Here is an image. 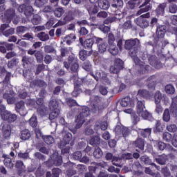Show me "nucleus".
Returning <instances> with one entry per match:
<instances>
[{
  "label": "nucleus",
  "mask_w": 177,
  "mask_h": 177,
  "mask_svg": "<svg viewBox=\"0 0 177 177\" xmlns=\"http://www.w3.org/2000/svg\"><path fill=\"white\" fill-rule=\"evenodd\" d=\"M0 94L3 95V99H6L8 104H13L16 99L15 98V92L8 85H3L0 87Z\"/></svg>",
  "instance_id": "nucleus-1"
},
{
  "label": "nucleus",
  "mask_w": 177,
  "mask_h": 177,
  "mask_svg": "<svg viewBox=\"0 0 177 177\" xmlns=\"http://www.w3.org/2000/svg\"><path fill=\"white\" fill-rule=\"evenodd\" d=\"M136 113L139 117H142L143 120H149L151 117V114L146 109V104L145 100L137 99Z\"/></svg>",
  "instance_id": "nucleus-2"
},
{
  "label": "nucleus",
  "mask_w": 177,
  "mask_h": 177,
  "mask_svg": "<svg viewBox=\"0 0 177 177\" xmlns=\"http://www.w3.org/2000/svg\"><path fill=\"white\" fill-rule=\"evenodd\" d=\"M90 101L93 106L92 110L94 113H96L97 111H102V110L104 109V104L102 97L97 95H92L90 97Z\"/></svg>",
  "instance_id": "nucleus-3"
},
{
  "label": "nucleus",
  "mask_w": 177,
  "mask_h": 177,
  "mask_svg": "<svg viewBox=\"0 0 177 177\" xmlns=\"http://www.w3.org/2000/svg\"><path fill=\"white\" fill-rule=\"evenodd\" d=\"M18 12L24 13L26 17H31L34 15V8L32 6L28 3L20 5L17 8Z\"/></svg>",
  "instance_id": "nucleus-4"
},
{
  "label": "nucleus",
  "mask_w": 177,
  "mask_h": 177,
  "mask_svg": "<svg viewBox=\"0 0 177 177\" xmlns=\"http://www.w3.org/2000/svg\"><path fill=\"white\" fill-rule=\"evenodd\" d=\"M149 17H150V12L141 15L135 20V22L137 26H139L141 28H147L150 25V22H149L146 19H149Z\"/></svg>",
  "instance_id": "nucleus-5"
},
{
  "label": "nucleus",
  "mask_w": 177,
  "mask_h": 177,
  "mask_svg": "<svg viewBox=\"0 0 177 177\" xmlns=\"http://www.w3.org/2000/svg\"><path fill=\"white\" fill-rule=\"evenodd\" d=\"M10 24L4 23L0 26V32L4 35V37H9L10 35H13L15 32V28H10Z\"/></svg>",
  "instance_id": "nucleus-6"
},
{
  "label": "nucleus",
  "mask_w": 177,
  "mask_h": 177,
  "mask_svg": "<svg viewBox=\"0 0 177 177\" xmlns=\"http://www.w3.org/2000/svg\"><path fill=\"white\" fill-rule=\"evenodd\" d=\"M122 68H124V62L121 59L116 58L114 64L110 68V73L112 74H118Z\"/></svg>",
  "instance_id": "nucleus-7"
},
{
  "label": "nucleus",
  "mask_w": 177,
  "mask_h": 177,
  "mask_svg": "<svg viewBox=\"0 0 177 177\" xmlns=\"http://www.w3.org/2000/svg\"><path fill=\"white\" fill-rule=\"evenodd\" d=\"M16 11L13 8L7 10L4 14V17L2 18L3 23L10 24L13 19H16Z\"/></svg>",
  "instance_id": "nucleus-8"
},
{
  "label": "nucleus",
  "mask_w": 177,
  "mask_h": 177,
  "mask_svg": "<svg viewBox=\"0 0 177 177\" xmlns=\"http://www.w3.org/2000/svg\"><path fill=\"white\" fill-rule=\"evenodd\" d=\"M0 129H1L3 137L5 139L10 138V133H12V126H10L9 123L2 122L0 125Z\"/></svg>",
  "instance_id": "nucleus-9"
},
{
  "label": "nucleus",
  "mask_w": 177,
  "mask_h": 177,
  "mask_svg": "<svg viewBox=\"0 0 177 177\" xmlns=\"http://www.w3.org/2000/svg\"><path fill=\"white\" fill-rule=\"evenodd\" d=\"M94 39H95L97 44L98 52L100 53H104L107 50V46H109L104 39L94 37Z\"/></svg>",
  "instance_id": "nucleus-10"
},
{
  "label": "nucleus",
  "mask_w": 177,
  "mask_h": 177,
  "mask_svg": "<svg viewBox=\"0 0 177 177\" xmlns=\"http://www.w3.org/2000/svg\"><path fill=\"white\" fill-rule=\"evenodd\" d=\"M165 32H167V25H156V38L155 39H162L165 36Z\"/></svg>",
  "instance_id": "nucleus-11"
},
{
  "label": "nucleus",
  "mask_w": 177,
  "mask_h": 177,
  "mask_svg": "<svg viewBox=\"0 0 177 177\" xmlns=\"http://www.w3.org/2000/svg\"><path fill=\"white\" fill-rule=\"evenodd\" d=\"M124 46L126 50H129L130 49L135 48V46H140V41L137 38L133 39H127L125 41Z\"/></svg>",
  "instance_id": "nucleus-12"
},
{
  "label": "nucleus",
  "mask_w": 177,
  "mask_h": 177,
  "mask_svg": "<svg viewBox=\"0 0 177 177\" xmlns=\"http://www.w3.org/2000/svg\"><path fill=\"white\" fill-rule=\"evenodd\" d=\"M63 135V141H61L58 146L59 149L64 147L66 145H68V143H70V140L73 139V134H71V133L64 131Z\"/></svg>",
  "instance_id": "nucleus-13"
},
{
  "label": "nucleus",
  "mask_w": 177,
  "mask_h": 177,
  "mask_svg": "<svg viewBox=\"0 0 177 177\" xmlns=\"http://www.w3.org/2000/svg\"><path fill=\"white\" fill-rule=\"evenodd\" d=\"M139 49H140V46H135L133 48H131L129 52V56H131V57H132L134 63L138 64L139 63V58L138 57V53L139 52Z\"/></svg>",
  "instance_id": "nucleus-14"
},
{
  "label": "nucleus",
  "mask_w": 177,
  "mask_h": 177,
  "mask_svg": "<svg viewBox=\"0 0 177 177\" xmlns=\"http://www.w3.org/2000/svg\"><path fill=\"white\" fill-rule=\"evenodd\" d=\"M2 120L3 121H6L8 124H12V122H15L17 120V115L8 111L6 115H3Z\"/></svg>",
  "instance_id": "nucleus-15"
},
{
  "label": "nucleus",
  "mask_w": 177,
  "mask_h": 177,
  "mask_svg": "<svg viewBox=\"0 0 177 177\" xmlns=\"http://www.w3.org/2000/svg\"><path fill=\"white\" fill-rule=\"evenodd\" d=\"M16 111L19 113L20 115L24 117L28 112L26 110L24 102L20 101L16 104Z\"/></svg>",
  "instance_id": "nucleus-16"
},
{
  "label": "nucleus",
  "mask_w": 177,
  "mask_h": 177,
  "mask_svg": "<svg viewBox=\"0 0 177 177\" xmlns=\"http://www.w3.org/2000/svg\"><path fill=\"white\" fill-rule=\"evenodd\" d=\"M89 15H95L99 12V8L95 5V1L90 0V3L86 6Z\"/></svg>",
  "instance_id": "nucleus-17"
},
{
  "label": "nucleus",
  "mask_w": 177,
  "mask_h": 177,
  "mask_svg": "<svg viewBox=\"0 0 177 177\" xmlns=\"http://www.w3.org/2000/svg\"><path fill=\"white\" fill-rule=\"evenodd\" d=\"M81 86H82L81 82L76 81L74 83V90L71 93L72 96L77 97L78 95L82 93V88Z\"/></svg>",
  "instance_id": "nucleus-18"
},
{
  "label": "nucleus",
  "mask_w": 177,
  "mask_h": 177,
  "mask_svg": "<svg viewBox=\"0 0 177 177\" xmlns=\"http://www.w3.org/2000/svg\"><path fill=\"white\" fill-rule=\"evenodd\" d=\"M71 20H74V15L73 14V12L69 11L64 17V19L59 21L57 24L58 26H64L65 24H67L68 21H71Z\"/></svg>",
  "instance_id": "nucleus-19"
},
{
  "label": "nucleus",
  "mask_w": 177,
  "mask_h": 177,
  "mask_svg": "<svg viewBox=\"0 0 177 177\" xmlns=\"http://www.w3.org/2000/svg\"><path fill=\"white\" fill-rule=\"evenodd\" d=\"M136 64L139 66V71L140 73H142V74H146V73H149L150 70H151V67H150V66L146 65L145 62H140V59L139 60V62Z\"/></svg>",
  "instance_id": "nucleus-20"
},
{
  "label": "nucleus",
  "mask_w": 177,
  "mask_h": 177,
  "mask_svg": "<svg viewBox=\"0 0 177 177\" xmlns=\"http://www.w3.org/2000/svg\"><path fill=\"white\" fill-rule=\"evenodd\" d=\"M75 122L76 124L75 127V129H80L84 124V122H85V118L79 113L75 117Z\"/></svg>",
  "instance_id": "nucleus-21"
},
{
  "label": "nucleus",
  "mask_w": 177,
  "mask_h": 177,
  "mask_svg": "<svg viewBox=\"0 0 177 177\" xmlns=\"http://www.w3.org/2000/svg\"><path fill=\"white\" fill-rule=\"evenodd\" d=\"M51 160L53 161L54 165L56 167H60L63 164V158L61 156H59V153H55L51 156Z\"/></svg>",
  "instance_id": "nucleus-22"
},
{
  "label": "nucleus",
  "mask_w": 177,
  "mask_h": 177,
  "mask_svg": "<svg viewBox=\"0 0 177 177\" xmlns=\"http://www.w3.org/2000/svg\"><path fill=\"white\" fill-rule=\"evenodd\" d=\"M133 146L140 150H145V140L142 138H138L133 142Z\"/></svg>",
  "instance_id": "nucleus-23"
},
{
  "label": "nucleus",
  "mask_w": 177,
  "mask_h": 177,
  "mask_svg": "<svg viewBox=\"0 0 177 177\" xmlns=\"http://www.w3.org/2000/svg\"><path fill=\"white\" fill-rule=\"evenodd\" d=\"M148 60L149 64L152 66V67H154L155 68H160V67H161V65L160 64L159 62L157 61V57H156V56H150Z\"/></svg>",
  "instance_id": "nucleus-24"
},
{
  "label": "nucleus",
  "mask_w": 177,
  "mask_h": 177,
  "mask_svg": "<svg viewBox=\"0 0 177 177\" xmlns=\"http://www.w3.org/2000/svg\"><path fill=\"white\" fill-rule=\"evenodd\" d=\"M30 85L32 86H39V88H43L44 89H45V88L48 86V84H46V82L41 80H37L32 81Z\"/></svg>",
  "instance_id": "nucleus-25"
},
{
  "label": "nucleus",
  "mask_w": 177,
  "mask_h": 177,
  "mask_svg": "<svg viewBox=\"0 0 177 177\" xmlns=\"http://www.w3.org/2000/svg\"><path fill=\"white\" fill-rule=\"evenodd\" d=\"M156 162L160 164V165H166L167 162L168 161V156L165 154H162L156 158Z\"/></svg>",
  "instance_id": "nucleus-26"
},
{
  "label": "nucleus",
  "mask_w": 177,
  "mask_h": 177,
  "mask_svg": "<svg viewBox=\"0 0 177 177\" xmlns=\"http://www.w3.org/2000/svg\"><path fill=\"white\" fill-rule=\"evenodd\" d=\"M4 79L2 82L0 83V87H2V85H8L10 84V80L13 75H12V72H7L6 75H4Z\"/></svg>",
  "instance_id": "nucleus-27"
},
{
  "label": "nucleus",
  "mask_w": 177,
  "mask_h": 177,
  "mask_svg": "<svg viewBox=\"0 0 177 177\" xmlns=\"http://www.w3.org/2000/svg\"><path fill=\"white\" fill-rule=\"evenodd\" d=\"M165 8H167V3H162L158 6L156 12L158 16H162L165 13Z\"/></svg>",
  "instance_id": "nucleus-28"
},
{
  "label": "nucleus",
  "mask_w": 177,
  "mask_h": 177,
  "mask_svg": "<svg viewBox=\"0 0 177 177\" xmlns=\"http://www.w3.org/2000/svg\"><path fill=\"white\" fill-rule=\"evenodd\" d=\"M154 42L156 45H158V46H161L162 49H164L169 42L168 40L164 39V38L160 39H154Z\"/></svg>",
  "instance_id": "nucleus-29"
},
{
  "label": "nucleus",
  "mask_w": 177,
  "mask_h": 177,
  "mask_svg": "<svg viewBox=\"0 0 177 177\" xmlns=\"http://www.w3.org/2000/svg\"><path fill=\"white\" fill-rule=\"evenodd\" d=\"M78 68H80V65L78 64V62L71 64L70 70L72 74H73L74 77L78 76Z\"/></svg>",
  "instance_id": "nucleus-30"
},
{
  "label": "nucleus",
  "mask_w": 177,
  "mask_h": 177,
  "mask_svg": "<svg viewBox=\"0 0 177 177\" xmlns=\"http://www.w3.org/2000/svg\"><path fill=\"white\" fill-rule=\"evenodd\" d=\"M21 140H28L31 138V132L28 129H24L21 131Z\"/></svg>",
  "instance_id": "nucleus-31"
},
{
  "label": "nucleus",
  "mask_w": 177,
  "mask_h": 177,
  "mask_svg": "<svg viewBox=\"0 0 177 177\" xmlns=\"http://www.w3.org/2000/svg\"><path fill=\"white\" fill-rule=\"evenodd\" d=\"M98 6L100 8V9L107 10V9L110 8V3L107 0H100L98 1Z\"/></svg>",
  "instance_id": "nucleus-32"
},
{
  "label": "nucleus",
  "mask_w": 177,
  "mask_h": 177,
  "mask_svg": "<svg viewBox=\"0 0 177 177\" xmlns=\"http://www.w3.org/2000/svg\"><path fill=\"white\" fill-rule=\"evenodd\" d=\"M171 113L176 114L177 113V97L172 98L171 104L169 107Z\"/></svg>",
  "instance_id": "nucleus-33"
},
{
  "label": "nucleus",
  "mask_w": 177,
  "mask_h": 177,
  "mask_svg": "<svg viewBox=\"0 0 177 177\" xmlns=\"http://www.w3.org/2000/svg\"><path fill=\"white\" fill-rule=\"evenodd\" d=\"M44 52L45 53L48 54H53V55H56V48H55V47H53V46L51 45H46L44 46Z\"/></svg>",
  "instance_id": "nucleus-34"
},
{
  "label": "nucleus",
  "mask_w": 177,
  "mask_h": 177,
  "mask_svg": "<svg viewBox=\"0 0 177 177\" xmlns=\"http://www.w3.org/2000/svg\"><path fill=\"white\" fill-rule=\"evenodd\" d=\"M108 50L111 55H113V56H116V55H118V47L115 46V44L109 46Z\"/></svg>",
  "instance_id": "nucleus-35"
},
{
  "label": "nucleus",
  "mask_w": 177,
  "mask_h": 177,
  "mask_svg": "<svg viewBox=\"0 0 177 177\" xmlns=\"http://www.w3.org/2000/svg\"><path fill=\"white\" fill-rule=\"evenodd\" d=\"M138 133L141 135L142 138H147V136H150V135H151V128L140 129Z\"/></svg>",
  "instance_id": "nucleus-36"
},
{
  "label": "nucleus",
  "mask_w": 177,
  "mask_h": 177,
  "mask_svg": "<svg viewBox=\"0 0 177 177\" xmlns=\"http://www.w3.org/2000/svg\"><path fill=\"white\" fill-rule=\"evenodd\" d=\"M151 10V6H144L142 4L140 6V10L137 12L138 16H140L142 13H145V12H149V10Z\"/></svg>",
  "instance_id": "nucleus-37"
},
{
  "label": "nucleus",
  "mask_w": 177,
  "mask_h": 177,
  "mask_svg": "<svg viewBox=\"0 0 177 177\" xmlns=\"http://www.w3.org/2000/svg\"><path fill=\"white\" fill-rule=\"evenodd\" d=\"M151 10V6H144L142 4L140 6V10L137 12L138 16H140L142 13H145V12H149V10Z\"/></svg>",
  "instance_id": "nucleus-38"
},
{
  "label": "nucleus",
  "mask_w": 177,
  "mask_h": 177,
  "mask_svg": "<svg viewBox=\"0 0 177 177\" xmlns=\"http://www.w3.org/2000/svg\"><path fill=\"white\" fill-rule=\"evenodd\" d=\"M140 160L143 164H145V165H151L153 164V162H151V159L147 155L142 156L140 158Z\"/></svg>",
  "instance_id": "nucleus-39"
},
{
  "label": "nucleus",
  "mask_w": 177,
  "mask_h": 177,
  "mask_svg": "<svg viewBox=\"0 0 177 177\" xmlns=\"http://www.w3.org/2000/svg\"><path fill=\"white\" fill-rule=\"evenodd\" d=\"M149 96H150V94L147 90H139L136 99H139V97H144L145 99H147Z\"/></svg>",
  "instance_id": "nucleus-40"
},
{
  "label": "nucleus",
  "mask_w": 177,
  "mask_h": 177,
  "mask_svg": "<svg viewBox=\"0 0 177 177\" xmlns=\"http://www.w3.org/2000/svg\"><path fill=\"white\" fill-rule=\"evenodd\" d=\"M93 38L87 39L84 41L83 46L85 48V49H91V48H92L93 46Z\"/></svg>",
  "instance_id": "nucleus-41"
},
{
  "label": "nucleus",
  "mask_w": 177,
  "mask_h": 177,
  "mask_svg": "<svg viewBox=\"0 0 177 177\" xmlns=\"http://www.w3.org/2000/svg\"><path fill=\"white\" fill-rule=\"evenodd\" d=\"M37 113H39L41 117L46 115V114H48V107H46L45 105L39 106L37 109Z\"/></svg>",
  "instance_id": "nucleus-42"
},
{
  "label": "nucleus",
  "mask_w": 177,
  "mask_h": 177,
  "mask_svg": "<svg viewBox=\"0 0 177 177\" xmlns=\"http://www.w3.org/2000/svg\"><path fill=\"white\" fill-rule=\"evenodd\" d=\"M90 145H91V146H97V145H100V137L98 136H93L90 140Z\"/></svg>",
  "instance_id": "nucleus-43"
},
{
  "label": "nucleus",
  "mask_w": 177,
  "mask_h": 177,
  "mask_svg": "<svg viewBox=\"0 0 177 177\" xmlns=\"http://www.w3.org/2000/svg\"><path fill=\"white\" fill-rule=\"evenodd\" d=\"M79 114L85 118L91 114V111L88 106H83Z\"/></svg>",
  "instance_id": "nucleus-44"
},
{
  "label": "nucleus",
  "mask_w": 177,
  "mask_h": 177,
  "mask_svg": "<svg viewBox=\"0 0 177 177\" xmlns=\"http://www.w3.org/2000/svg\"><path fill=\"white\" fill-rule=\"evenodd\" d=\"M162 120L165 122H169L171 120V113H169V109H165L162 115Z\"/></svg>",
  "instance_id": "nucleus-45"
},
{
  "label": "nucleus",
  "mask_w": 177,
  "mask_h": 177,
  "mask_svg": "<svg viewBox=\"0 0 177 177\" xmlns=\"http://www.w3.org/2000/svg\"><path fill=\"white\" fill-rule=\"evenodd\" d=\"M57 107H59V104L57 103V101L56 100H51L49 102V108L51 111L59 110L57 109Z\"/></svg>",
  "instance_id": "nucleus-46"
},
{
  "label": "nucleus",
  "mask_w": 177,
  "mask_h": 177,
  "mask_svg": "<svg viewBox=\"0 0 177 177\" xmlns=\"http://www.w3.org/2000/svg\"><path fill=\"white\" fill-rule=\"evenodd\" d=\"M82 67L85 71H87L88 73H91L92 71V64H91V62L89 61H85L82 64Z\"/></svg>",
  "instance_id": "nucleus-47"
},
{
  "label": "nucleus",
  "mask_w": 177,
  "mask_h": 177,
  "mask_svg": "<svg viewBox=\"0 0 177 177\" xmlns=\"http://www.w3.org/2000/svg\"><path fill=\"white\" fill-rule=\"evenodd\" d=\"M37 37L40 41H46L49 39V35L46 34L45 32H41L37 34Z\"/></svg>",
  "instance_id": "nucleus-48"
},
{
  "label": "nucleus",
  "mask_w": 177,
  "mask_h": 177,
  "mask_svg": "<svg viewBox=\"0 0 177 177\" xmlns=\"http://www.w3.org/2000/svg\"><path fill=\"white\" fill-rule=\"evenodd\" d=\"M75 35L71 34L64 38V42H66L67 45H71L73 40L75 39Z\"/></svg>",
  "instance_id": "nucleus-49"
},
{
  "label": "nucleus",
  "mask_w": 177,
  "mask_h": 177,
  "mask_svg": "<svg viewBox=\"0 0 177 177\" xmlns=\"http://www.w3.org/2000/svg\"><path fill=\"white\" fill-rule=\"evenodd\" d=\"M3 163L5 167L9 168L10 169H12V168L15 167V165L13 162H12V159L10 158H6L3 160Z\"/></svg>",
  "instance_id": "nucleus-50"
},
{
  "label": "nucleus",
  "mask_w": 177,
  "mask_h": 177,
  "mask_svg": "<svg viewBox=\"0 0 177 177\" xmlns=\"http://www.w3.org/2000/svg\"><path fill=\"white\" fill-rule=\"evenodd\" d=\"M29 124L32 128H37L38 121H37V116L33 115L29 120Z\"/></svg>",
  "instance_id": "nucleus-51"
},
{
  "label": "nucleus",
  "mask_w": 177,
  "mask_h": 177,
  "mask_svg": "<svg viewBox=\"0 0 177 177\" xmlns=\"http://www.w3.org/2000/svg\"><path fill=\"white\" fill-rule=\"evenodd\" d=\"M19 63V59L17 58H13L10 61H9L7 64V66L8 68H13V67H16Z\"/></svg>",
  "instance_id": "nucleus-52"
},
{
  "label": "nucleus",
  "mask_w": 177,
  "mask_h": 177,
  "mask_svg": "<svg viewBox=\"0 0 177 177\" xmlns=\"http://www.w3.org/2000/svg\"><path fill=\"white\" fill-rule=\"evenodd\" d=\"M35 57L37 63H42V62H44V54H42V52L40 50H38L35 53Z\"/></svg>",
  "instance_id": "nucleus-53"
},
{
  "label": "nucleus",
  "mask_w": 177,
  "mask_h": 177,
  "mask_svg": "<svg viewBox=\"0 0 177 177\" xmlns=\"http://www.w3.org/2000/svg\"><path fill=\"white\" fill-rule=\"evenodd\" d=\"M113 3L111 4L112 8L117 9V8H121L124 5L122 0H112Z\"/></svg>",
  "instance_id": "nucleus-54"
},
{
  "label": "nucleus",
  "mask_w": 177,
  "mask_h": 177,
  "mask_svg": "<svg viewBox=\"0 0 177 177\" xmlns=\"http://www.w3.org/2000/svg\"><path fill=\"white\" fill-rule=\"evenodd\" d=\"M102 156L103 151H102V149L99 147H96L93 152V156L95 157V158H102Z\"/></svg>",
  "instance_id": "nucleus-55"
},
{
  "label": "nucleus",
  "mask_w": 177,
  "mask_h": 177,
  "mask_svg": "<svg viewBox=\"0 0 177 177\" xmlns=\"http://www.w3.org/2000/svg\"><path fill=\"white\" fill-rule=\"evenodd\" d=\"M30 30V28L26 26H18L16 29L17 34H24Z\"/></svg>",
  "instance_id": "nucleus-56"
},
{
  "label": "nucleus",
  "mask_w": 177,
  "mask_h": 177,
  "mask_svg": "<svg viewBox=\"0 0 177 177\" xmlns=\"http://www.w3.org/2000/svg\"><path fill=\"white\" fill-rule=\"evenodd\" d=\"M122 160V157L120 158L117 156H113V159L112 160L111 162L113 165H115V167H121L122 165L120 164H121Z\"/></svg>",
  "instance_id": "nucleus-57"
},
{
  "label": "nucleus",
  "mask_w": 177,
  "mask_h": 177,
  "mask_svg": "<svg viewBox=\"0 0 177 177\" xmlns=\"http://www.w3.org/2000/svg\"><path fill=\"white\" fill-rule=\"evenodd\" d=\"M34 157L37 161H45V160H46V157L45 156V155H43L42 153H41V152L35 153Z\"/></svg>",
  "instance_id": "nucleus-58"
},
{
  "label": "nucleus",
  "mask_w": 177,
  "mask_h": 177,
  "mask_svg": "<svg viewBox=\"0 0 177 177\" xmlns=\"http://www.w3.org/2000/svg\"><path fill=\"white\" fill-rule=\"evenodd\" d=\"M41 144L36 145V149L40 151V153H43V154H49V149L45 147H40Z\"/></svg>",
  "instance_id": "nucleus-59"
},
{
  "label": "nucleus",
  "mask_w": 177,
  "mask_h": 177,
  "mask_svg": "<svg viewBox=\"0 0 177 177\" xmlns=\"http://www.w3.org/2000/svg\"><path fill=\"white\" fill-rule=\"evenodd\" d=\"M31 21L34 26H38V24H41V16L38 15H33Z\"/></svg>",
  "instance_id": "nucleus-60"
},
{
  "label": "nucleus",
  "mask_w": 177,
  "mask_h": 177,
  "mask_svg": "<svg viewBox=\"0 0 177 177\" xmlns=\"http://www.w3.org/2000/svg\"><path fill=\"white\" fill-rule=\"evenodd\" d=\"M155 103L156 104H158V103H161V99H162V94L160 91H156L154 95Z\"/></svg>",
  "instance_id": "nucleus-61"
},
{
  "label": "nucleus",
  "mask_w": 177,
  "mask_h": 177,
  "mask_svg": "<svg viewBox=\"0 0 177 177\" xmlns=\"http://www.w3.org/2000/svg\"><path fill=\"white\" fill-rule=\"evenodd\" d=\"M162 139L165 142H171L172 140V135L169 132H165L162 134Z\"/></svg>",
  "instance_id": "nucleus-62"
},
{
  "label": "nucleus",
  "mask_w": 177,
  "mask_h": 177,
  "mask_svg": "<svg viewBox=\"0 0 177 177\" xmlns=\"http://www.w3.org/2000/svg\"><path fill=\"white\" fill-rule=\"evenodd\" d=\"M166 129L169 132H172V133L176 132V131H177L176 124H167V127H166Z\"/></svg>",
  "instance_id": "nucleus-63"
},
{
  "label": "nucleus",
  "mask_w": 177,
  "mask_h": 177,
  "mask_svg": "<svg viewBox=\"0 0 177 177\" xmlns=\"http://www.w3.org/2000/svg\"><path fill=\"white\" fill-rule=\"evenodd\" d=\"M54 15L56 16V17H62L63 15H64V11L63 10V8H58L54 11Z\"/></svg>",
  "instance_id": "nucleus-64"
}]
</instances>
